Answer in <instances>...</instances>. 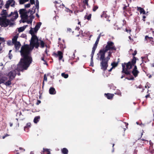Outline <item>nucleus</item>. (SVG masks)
<instances>
[{
	"label": "nucleus",
	"mask_w": 154,
	"mask_h": 154,
	"mask_svg": "<svg viewBox=\"0 0 154 154\" xmlns=\"http://www.w3.org/2000/svg\"><path fill=\"white\" fill-rule=\"evenodd\" d=\"M128 6L124 5L123 7V10H125L127 9Z\"/></svg>",
	"instance_id": "680f3d73"
},
{
	"label": "nucleus",
	"mask_w": 154,
	"mask_h": 154,
	"mask_svg": "<svg viewBox=\"0 0 154 154\" xmlns=\"http://www.w3.org/2000/svg\"><path fill=\"white\" fill-rule=\"evenodd\" d=\"M131 10H124V12L125 13V15L126 16L131 15L132 14H130V11Z\"/></svg>",
	"instance_id": "4be33fe9"
},
{
	"label": "nucleus",
	"mask_w": 154,
	"mask_h": 154,
	"mask_svg": "<svg viewBox=\"0 0 154 154\" xmlns=\"http://www.w3.org/2000/svg\"><path fill=\"white\" fill-rule=\"evenodd\" d=\"M0 42H5V40H4L3 38L0 37Z\"/></svg>",
	"instance_id": "8fccbe9b"
},
{
	"label": "nucleus",
	"mask_w": 154,
	"mask_h": 154,
	"mask_svg": "<svg viewBox=\"0 0 154 154\" xmlns=\"http://www.w3.org/2000/svg\"><path fill=\"white\" fill-rule=\"evenodd\" d=\"M19 2L20 4H23L25 3L24 0H19Z\"/></svg>",
	"instance_id": "de8ad7c7"
},
{
	"label": "nucleus",
	"mask_w": 154,
	"mask_h": 154,
	"mask_svg": "<svg viewBox=\"0 0 154 154\" xmlns=\"http://www.w3.org/2000/svg\"><path fill=\"white\" fill-rule=\"evenodd\" d=\"M145 39H146V40H147L148 39H149L150 42H152V41H153L152 40L153 39V38L152 37H149L148 36H146L145 37Z\"/></svg>",
	"instance_id": "2f4dec72"
},
{
	"label": "nucleus",
	"mask_w": 154,
	"mask_h": 154,
	"mask_svg": "<svg viewBox=\"0 0 154 154\" xmlns=\"http://www.w3.org/2000/svg\"><path fill=\"white\" fill-rule=\"evenodd\" d=\"M104 95L108 99L110 100L113 98L114 95V94L108 93L107 94L105 93Z\"/></svg>",
	"instance_id": "ddd939ff"
},
{
	"label": "nucleus",
	"mask_w": 154,
	"mask_h": 154,
	"mask_svg": "<svg viewBox=\"0 0 154 154\" xmlns=\"http://www.w3.org/2000/svg\"><path fill=\"white\" fill-rule=\"evenodd\" d=\"M101 36V34H100L98 37L97 38V40L95 42V43L94 44V45L92 48V50L95 51L97 46V45L98 44V42L99 41V39Z\"/></svg>",
	"instance_id": "f8f14e48"
},
{
	"label": "nucleus",
	"mask_w": 154,
	"mask_h": 154,
	"mask_svg": "<svg viewBox=\"0 0 154 154\" xmlns=\"http://www.w3.org/2000/svg\"><path fill=\"white\" fill-rule=\"evenodd\" d=\"M62 76L65 78H68L69 75L68 74H66L65 73H62L61 74Z\"/></svg>",
	"instance_id": "72a5a7b5"
},
{
	"label": "nucleus",
	"mask_w": 154,
	"mask_h": 154,
	"mask_svg": "<svg viewBox=\"0 0 154 154\" xmlns=\"http://www.w3.org/2000/svg\"><path fill=\"white\" fill-rule=\"evenodd\" d=\"M39 8V2L38 0H36L35 6H33L32 10H38Z\"/></svg>",
	"instance_id": "2eb2a0df"
},
{
	"label": "nucleus",
	"mask_w": 154,
	"mask_h": 154,
	"mask_svg": "<svg viewBox=\"0 0 154 154\" xmlns=\"http://www.w3.org/2000/svg\"><path fill=\"white\" fill-rule=\"evenodd\" d=\"M40 41V45L41 47L42 48H43L45 47V43L42 40H39Z\"/></svg>",
	"instance_id": "473e14b6"
},
{
	"label": "nucleus",
	"mask_w": 154,
	"mask_h": 154,
	"mask_svg": "<svg viewBox=\"0 0 154 154\" xmlns=\"http://www.w3.org/2000/svg\"><path fill=\"white\" fill-rule=\"evenodd\" d=\"M41 103V101L40 100H38L37 101V102L36 103V104L37 105H38L39 103Z\"/></svg>",
	"instance_id": "338daca9"
},
{
	"label": "nucleus",
	"mask_w": 154,
	"mask_h": 154,
	"mask_svg": "<svg viewBox=\"0 0 154 154\" xmlns=\"http://www.w3.org/2000/svg\"><path fill=\"white\" fill-rule=\"evenodd\" d=\"M88 0H83V3L85 5H86L87 6L88 5Z\"/></svg>",
	"instance_id": "a19ab883"
},
{
	"label": "nucleus",
	"mask_w": 154,
	"mask_h": 154,
	"mask_svg": "<svg viewBox=\"0 0 154 154\" xmlns=\"http://www.w3.org/2000/svg\"><path fill=\"white\" fill-rule=\"evenodd\" d=\"M3 1L0 0V8H1L2 6L3 5Z\"/></svg>",
	"instance_id": "3c124183"
},
{
	"label": "nucleus",
	"mask_w": 154,
	"mask_h": 154,
	"mask_svg": "<svg viewBox=\"0 0 154 154\" xmlns=\"http://www.w3.org/2000/svg\"><path fill=\"white\" fill-rule=\"evenodd\" d=\"M98 7L97 6L95 5L94 6L92 10H97Z\"/></svg>",
	"instance_id": "6e6d98bb"
},
{
	"label": "nucleus",
	"mask_w": 154,
	"mask_h": 154,
	"mask_svg": "<svg viewBox=\"0 0 154 154\" xmlns=\"http://www.w3.org/2000/svg\"><path fill=\"white\" fill-rule=\"evenodd\" d=\"M31 123H27L26 125L24 127V130L25 131L26 130V129H28L31 127Z\"/></svg>",
	"instance_id": "cd10ccee"
},
{
	"label": "nucleus",
	"mask_w": 154,
	"mask_h": 154,
	"mask_svg": "<svg viewBox=\"0 0 154 154\" xmlns=\"http://www.w3.org/2000/svg\"><path fill=\"white\" fill-rule=\"evenodd\" d=\"M89 14H91V13H90L89 11H87L86 13V14L85 15H89Z\"/></svg>",
	"instance_id": "774afa93"
},
{
	"label": "nucleus",
	"mask_w": 154,
	"mask_h": 154,
	"mask_svg": "<svg viewBox=\"0 0 154 154\" xmlns=\"http://www.w3.org/2000/svg\"><path fill=\"white\" fill-rule=\"evenodd\" d=\"M118 64V62L116 63L115 62H113L111 64V65L112 66V67L114 68L116 67Z\"/></svg>",
	"instance_id": "c85d7f7f"
},
{
	"label": "nucleus",
	"mask_w": 154,
	"mask_h": 154,
	"mask_svg": "<svg viewBox=\"0 0 154 154\" xmlns=\"http://www.w3.org/2000/svg\"><path fill=\"white\" fill-rule=\"evenodd\" d=\"M37 41H38V38L37 36L35 35L32 36L29 45L32 44H34V42Z\"/></svg>",
	"instance_id": "9b49d317"
},
{
	"label": "nucleus",
	"mask_w": 154,
	"mask_h": 154,
	"mask_svg": "<svg viewBox=\"0 0 154 154\" xmlns=\"http://www.w3.org/2000/svg\"><path fill=\"white\" fill-rule=\"evenodd\" d=\"M39 43L38 42V41H37V42H34V44H32L30 45L31 48H32V50L34 47H35L36 48H38L39 46Z\"/></svg>",
	"instance_id": "4468645a"
},
{
	"label": "nucleus",
	"mask_w": 154,
	"mask_h": 154,
	"mask_svg": "<svg viewBox=\"0 0 154 154\" xmlns=\"http://www.w3.org/2000/svg\"><path fill=\"white\" fill-rule=\"evenodd\" d=\"M49 93L51 94H54L56 93L55 88L52 87H51L49 89Z\"/></svg>",
	"instance_id": "f3484780"
},
{
	"label": "nucleus",
	"mask_w": 154,
	"mask_h": 154,
	"mask_svg": "<svg viewBox=\"0 0 154 154\" xmlns=\"http://www.w3.org/2000/svg\"><path fill=\"white\" fill-rule=\"evenodd\" d=\"M116 48L114 43L111 41H109L107 42V44L105 47L103 49L100 50L99 52V53L104 54L108 51L116 52Z\"/></svg>",
	"instance_id": "20e7f679"
},
{
	"label": "nucleus",
	"mask_w": 154,
	"mask_h": 154,
	"mask_svg": "<svg viewBox=\"0 0 154 154\" xmlns=\"http://www.w3.org/2000/svg\"><path fill=\"white\" fill-rule=\"evenodd\" d=\"M29 32L30 34H31L32 36L35 35L34 33V31L32 28H31V29L29 31Z\"/></svg>",
	"instance_id": "e433bc0d"
},
{
	"label": "nucleus",
	"mask_w": 154,
	"mask_h": 154,
	"mask_svg": "<svg viewBox=\"0 0 154 154\" xmlns=\"http://www.w3.org/2000/svg\"><path fill=\"white\" fill-rule=\"evenodd\" d=\"M15 2L14 0H8L5 5V8L8 9L10 5L12 7L14 5Z\"/></svg>",
	"instance_id": "6e6552de"
},
{
	"label": "nucleus",
	"mask_w": 154,
	"mask_h": 154,
	"mask_svg": "<svg viewBox=\"0 0 154 154\" xmlns=\"http://www.w3.org/2000/svg\"><path fill=\"white\" fill-rule=\"evenodd\" d=\"M134 68L131 72V73L135 77H136L138 76V74L139 73V71L137 70V66L135 65H134Z\"/></svg>",
	"instance_id": "9d476101"
},
{
	"label": "nucleus",
	"mask_w": 154,
	"mask_h": 154,
	"mask_svg": "<svg viewBox=\"0 0 154 154\" xmlns=\"http://www.w3.org/2000/svg\"><path fill=\"white\" fill-rule=\"evenodd\" d=\"M61 151L63 154H68V150L65 148H63L61 149Z\"/></svg>",
	"instance_id": "aec40b11"
},
{
	"label": "nucleus",
	"mask_w": 154,
	"mask_h": 154,
	"mask_svg": "<svg viewBox=\"0 0 154 154\" xmlns=\"http://www.w3.org/2000/svg\"><path fill=\"white\" fill-rule=\"evenodd\" d=\"M33 30L34 32H36L38 30V29L36 28L35 27L33 29Z\"/></svg>",
	"instance_id": "bf43d9fd"
},
{
	"label": "nucleus",
	"mask_w": 154,
	"mask_h": 154,
	"mask_svg": "<svg viewBox=\"0 0 154 154\" xmlns=\"http://www.w3.org/2000/svg\"><path fill=\"white\" fill-rule=\"evenodd\" d=\"M14 47L15 49L17 50H19L20 46H21V44L19 42H16V43L14 44Z\"/></svg>",
	"instance_id": "dca6fc26"
},
{
	"label": "nucleus",
	"mask_w": 154,
	"mask_h": 154,
	"mask_svg": "<svg viewBox=\"0 0 154 154\" xmlns=\"http://www.w3.org/2000/svg\"><path fill=\"white\" fill-rule=\"evenodd\" d=\"M58 7L60 8V9H66L67 10H69V9L66 7H65L64 5L63 4L60 5Z\"/></svg>",
	"instance_id": "a878e982"
},
{
	"label": "nucleus",
	"mask_w": 154,
	"mask_h": 154,
	"mask_svg": "<svg viewBox=\"0 0 154 154\" xmlns=\"http://www.w3.org/2000/svg\"><path fill=\"white\" fill-rule=\"evenodd\" d=\"M9 58L11 59L12 58V54H11L10 53H9Z\"/></svg>",
	"instance_id": "052dcab7"
},
{
	"label": "nucleus",
	"mask_w": 154,
	"mask_h": 154,
	"mask_svg": "<svg viewBox=\"0 0 154 154\" xmlns=\"http://www.w3.org/2000/svg\"><path fill=\"white\" fill-rule=\"evenodd\" d=\"M128 123H126V122H124V125H122V126H123L124 125H125V127L126 128H123V130L124 131H125V130H126V128H127L128 127H127V126H128Z\"/></svg>",
	"instance_id": "4c0bfd02"
},
{
	"label": "nucleus",
	"mask_w": 154,
	"mask_h": 154,
	"mask_svg": "<svg viewBox=\"0 0 154 154\" xmlns=\"http://www.w3.org/2000/svg\"><path fill=\"white\" fill-rule=\"evenodd\" d=\"M142 17H143V21H145V19L146 18V16H145V15H143V16Z\"/></svg>",
	"instance_id": "69168bd1"
},
{
	"label": "nucleus",
	"mask_w": 154,
	"mask_h": 154,
	"mask_svg": "<svg viewBox=\"0 0 154 154\" xmlns=\"http://www.w3.org/2000/svg\"><path fill=\"white\" fill-rule=\"evenodd\" d=\"M40 119V116H35L33 122L37 124L39 121Z\"/></svg>",
	"instance_id": "6ab92c4d"
},
{
	"label": "nucleus",
	"mask_w": 154,
	"mask_h": 154,
	"mask_svg": "<svg viewBox=\"0 0 154 154\" xmlns=\"http://www.w3.org/2000/svg\"><path fill=\"white\" fill-rule=\"evenodd\" d=\"M105 54H104V58L103 59V60H104L108 62V61L110 59V57L108 56L106 57V58L105 57Z\"/></svg>",
	"instance_id": "f704fd0d"
},
{
	"label": "nucleus",
	"mask_w": 154,
	"mask_h": 154,
	"mask_svg": "<svg viewBox=\"0 0 154 154\" xmlns=\"http://www.w3.org/2000/svg\"><path fill=\"white\" fill-rule=\"evenodd\" d=\"M7 44L9 45H11L12 43L11 41H8L7 42Z\"/></svg>",
	"instance_id": "13d9d810"
},
{
	"label": "nucleus",
	"mask_w": 154,
	"mask_h": 154,
	"mask_svg": "<svg viewBox=\"0 0 154 154\" xmlns=\"http://www.w3.org/2000/svg\"><path fill=\"white\" fill-rule=\"evenodd\" d=\"M54 3H55V4H57V5H55V7H56V9H57V7L58 6H59L58 5H57V4H58V5H59V4L57 2V1H55L54 2Z\"/></svg>",
	"instance_id": "864d4df0"
},
{
	"label": "nucleus",
	"mask_w": 154,
	"mask_h": 154,
	"mask_svg": "<svg viewBox=\"0 0 154 154\" xmlns=\"http://www.w3.org/2000/svg\"><path fill=\"white\" fill-rule=\"evenodd\" d=\"M42 24V23L40 22H38L37 23L36 25H35V27L38 29H39L40 28V26Z\"/></svg>",
	"instance_id": "b1692460"
},
{
	"label": "nucleus",
	"mask_w": 154,
	"mask_h": 154,
	"mask_svg": "<svg viewBox=\"0 0 154 154\" xmlns=\"http://www.w3.org/2000/svg\"><path fill=\"white\" fill-rule=\"evenodd\" d=\"M95 51H94L92 50L91 54V62L92 63H93V56L94 54Z\"/></svg>",
	"instance_id": "c756f323"
},
{
	"label": "nucleus",
	"mask_w": 154,
	"mask_h": 154,
	"mask_svg": "<svg viewBox=\"0 0 154 154\" xmlns=\"http://www.w3.org/2000/svg\"><path fill=\"white\" fill-rule=\"evenodd\" d=\"M106 11H103V14L101 15L102 17H105L106 18L107 17L108 15L106 14Z\"/></svg>",
	"instance_id": "7c9ffc66"
},
{
	"label": "nucleus",
	"mask_w": 154,
	"mask_h": 154,
	"mask_svg": "<svg viewBox=\"0 0 154 154\" xmlns=\"http://www.w3.org/2000/svg\"><path fill=\"white\" fill-rule=\"evenodd\" d=\"M32 50L30 45L24 44L21 48L20 52L21 58L18 64V69L23 72L26 70L29 66L32 61V59L31 56V52Z\"/></svg>",
	"instance_id": "f257e3e1"
},
{
	"label": "nucleus",
	"mask_w": 154,
	"mask_h": 154,
	"mask_svg": "<svg viewBox=\"0 0 154 154\" xmlns=\"http://www.w3.org/2000/svg\"><path fill=\"white\" fill-rule=\"evenodd\" d=\"M32 10H19L20 14L22 19H27L28 17V14L29 12L32 13Z\"/></svg>",
	"instance_id": "423d86ee"
},
{
	"label": "nucleus",
	"mask_w": 154,
	"mask_h": 154,
	"mask_svg": "<svg viewBox=\"0 0 154 154\" xmlns=\"http://www.w3.org/2000/svg\"><path fill=\"white\" fill-rule=\"evenodd\" d=\"M12 80H11V79H9V80L7 82H6L5 83V85L6 86H9L11 84V81Z\"/></svg>",
	"instance_id": "bb28decb"
},
{
	"label": "nucleus",
	"mask_w": 154,
	"mask_h": 154,
	"mask_svg": "<svg viewBox=\"0 0 154 154\" xmlns=\"http://www.w3.org/2000/svg\"><path fill=\"white\" fill-rule=\"evenodd\" d=\"M18 34L14 36L12 39V42L13 44L17 42V40L18 37Z\"/></svg>",
	"instance_id": "a211bd4d"
},
{
	"label": "nucleus",
	"mask_w": 154,
	"mask_h": 154,
	"mask_svg": "<svg viewBox=\"0 0 154 154\" xmlns=\"http://www.w3.org/2000/svg\"><path fill=\"white\" fill-rule=\"evenodd\" d=\"M115 52H113L112 51H110L108 52V56L110 57L112 56V53H115Z\"/></svg>",
	"instance_id": "79ce46f5"
},
{
	"label": "nucleus",
	"mask_w": 154,
	"mask_h": 154,
	"mask_svg": "<svg viewBox=\"0 0 154 154\" xmlns=\"http://www.w3.org/2000/svg\"><path fill=\"white\" fill-rule=\"evenodd\" d=\"M57 54L55 52H54L53 54V55L55 56V57H59V60H61L62 59L63 57V53L60 51H57Z\"/></svg>",
	"instance_id": "1a4fd4ad"
},
{
	"label": "nucleus",
	"mask_w": 154,
	"mask_h": 154,
	"mask_svg": "<svg viewBox=\"0 0 154 154\" xmlns=\"http://www.w3.org/2000/svg\"><path fill=\"white\" fill-rule=\"evenodd\" d=\"M47 78L46 77V74H45L44 75V81H45L46 82H47Z\"/></svg>",
	"instance_id": "49530a36"
},
{
	"label": "nucleus",
	"mask_w": 154,
	"mask_h": 154,
	"mask_svg": "<svg viewBox=\"0 0 154 154\" xmlns=\"http://www.w3.org/2000/svg\"><path fill=\"white\" fill-rule=\"evenodd\" d=\"M31 14V13H30ZM29 17H30V19H31L32 20L35 17L34 16L32 15V14H31L29 16Z\"/></svg>",
	"instance_id": "09e8293b"
},
{
	"label": "nucleus",
	"mask_w": 154,
	"mask_h": 154,
	"mask_svg": "<svg viewBox=\"0 0 154 154\" xmlns=\"http://www.w3.org/2000/svg\"><path fill=\"white\" fill-rule=\"evenodd\" d=\"M137 51L135 50L134 53L132 54L133 58L131 61H129L127 63H124L122 64V73H125L127 75H131V72L128 70L131 69L133 66L136 63V60L137 58L135 57V56L137 54Z\"/></svg>",
	"instance_id": "7ed1b4c3"
},
{
	"label": "nucleus",
	"mask_w": 154,
	"mask_h": 154,
	"mask_svg": "<svg viewBox=\"0 0 154 154\" xmlns=\"http://www.w3.org/2000/svg\"><path fill=\"white\" fill-rule=\"evenodd\" d=\"M11 16L14 17V19H16L18 17V14L17 11H15L14 13L11 12L9 15H8L7 10H2L1 16L0 17V25L2 27H5L9 25L10 26H12L14 23L7 18V17Z\"/></svg>",
	"instance_id": "f03ea898"
},
{
	"label": "nucleus",
	"mask_w": 154,
	"mask_h": 154,
	"mask_svg": "<svg viewBox=\"0 0 154 154\" xmlns=\"http://www.w3.org/2000/svg\"><path fill=\"white\" fill-rule=\"evenodd\" d=\"M26 28V26H25L20 27L18 28V31L19 32H22Z\"/></svg>",
	"instance_id": "5701e85b"
},
{
	"label": "nucleus",
	"mask_w": 154,
	"mask_h": 154,
	"mask_svg": "<svg viewBox=\"0 0 154 154\" xmlns=\"http://www.w3.org/2000/svg\"><path fill=\"white\" fill-rule=\"evenodd\" d=\"M30 4L31 5H33L35 4V0H30Z\"/></svg>",
	"instance_id": "c03bdc74"
},
{
	"label": "nucleus",
	"mask_w": 154,
	"mask_h": 154,
	"mask_svg": "<svg viewBox=\"0 0 154 154\" xmlns=\"http://www.w3.org/2000/svg\"><path fill=\"white\" fill-rule=\"evenodd\" d=\"M140 14H145L146 15H147V13H148V12L147 11L146 12H146L145 11V10H140Z\"/></svg>",
	"instance_id": "58836bf2"
},
{
	"label": "nucleus",
	"mask_w": 154,
	"mask_h": 154,
	"mask_svg": "<svg viewBox=\"0 0 154 154\" xmlns=\"http://www.w3.org/2000/svg\"><path fill=\"white\" fill-rule=\"evenodd\" d=\"M91 14H89V15H85L84 17L85 19H86L89 20H91Z\"/></svg>",
	"instance_id": "393cba45"
},
{
	"label": "nucleus",
	"mask_w": 154,
	"mask_h": 154,
	"mask_svg": "<svg viewBox=\"0 0 154 154\" xmlns=\"http://www.w3.org/2000/svg\"><path fill=\"white\" fill-rule=\"evenodd\" d=\"M32 20L31 19L29 18V20L27 21V23H32Z\"/></svg>",
	"instance_id": "5fc2aeb1"
},
{
	"label": "nucleus",
	"mask_w": 154,
	"mask_h": 154,
	"mask_svg": "<svg viewBox=\"0 0 154 154\" xmlns=\"http://www.w3.org/2000/svg\"><path fill=\"white\" fill-rule=\"evenodd\" d=\"M125 31L127 32L128 33L130 32H131V30L130 29H125Z\"/></svg>",
	"instance_id": "e2e57ef3"
},
{
	"label": "nucleus",
	"mask_w": 154,
	"mask_h": 154,
	"mask_svg": "<svg viewBox=\"0 0 154 154\" xmlns=\"http://www.w3.org/2000/svg\"><path fill=\"white\" fill-rule=\"evenodd\" d=\"M67 31L68 32H71L72 31V29L70 28H67Z\"/></svg>",
	"instance_id": "4d7b16f0"
},
{
	"label": "nucleus",
	"mask_w": 154,
	"mask_h": 154,
	"mask_svg": "<svg viewBox=\"0 0 154 154\" xmlns=\"http://www.w3.org/2000/svg\"><path fill=\"white\" fill-rule=\"evenodd\" d=\"M100 60L101 61L100 63L101 68L103 71H105L107 69L108 66V62L103 60L104 58V54H100Z\"/></svg>",
	"instance_id": "39448f33"
},
{
	"label": "nucleus",
	"mask_w": 154,
	"mask_h": 154,
	"mask_svg": "<svg viewBox=\"0 0 154 154\" xmlns=\"http://www.w3.org/2000/svg\"><path fill=\"white\" fill-rule=\"evenodd\" d=\"M18 115L19 116H20L22 115V112H17L16 114V116H17Z\"/></svg>",
	"instance_id": "0e129e2a"
},
{
	"label": "nucleus",
	"mask_w": 154,
	"mask_h": 154,
	"mask_svg": "<svg viewBox=\"0 0 154 154\" xmlns=\"http://www.w3.org/2000/svg\"><path fill=\"white\" fill-rule=\"evenodd\" d=\"M49 151V149H48L43 148V153L45 152H48Z\"/></svg>",
	"instance_id": "603ef678"
},
{
	"label": "nucleus",
	"mask_w": 154,
	"mask_h": 154,
	"mask_svg": "<svg viewBox=\"0 0 154 154\" xmlns=\"http://www.w3.org/2000/svg\"><path fill=\"white\" fill-rule=\"evenodd\" d=\"M30 6V3H28L26 4L25 5V8H29Z\"/></svg>",
	"instance_id": "a18cd8bd"
},
{
	"label": "nucleus",
	"mask_w": 154,
	"mask_h": 154,
	"mask_svg": "<svg viewBox=\"0 0 154 154\" xmlns=\"http://www.w3.org/2000/svg\"><path fill=\"white\" fill-rule=\"evenodd\" d=\"M126 79H127L128 80H134V77L132 76L130 78H129L128 77H126Z\"/></svg>",
	"instance_id": "37998d69"
},
{
	"label": "nucleus",
	"mask_w": 154,
	"mask_h": 154,
	"mask_svg": "<svg viewBox=\"0 0 154 154\" xmlns=\"http://www.w3.org/2000/svg\"><path fill=\"white\" fill-rule=\"evenodd\" d=\"M0 78H1L3 80V83L6 80L8 79V78L4 75H3V74L0 72Z\"/></svg>",
	"instance_id": "412c9836"
},
{
	"label": "nucleus",
	"mask_w": 154,
	"mask_h": 154,
	"mask_svg": "<svg viewBox=\"0 0 154 154\" xmlns=\"http://www.w3.org/2000/svg\"><path fill=\"white\" fill-rule=\"evenodd\" d=\"M114 94H117L119 96H121V93L120 91L118 90H117L116 92L114 93Z\"/></svg>",
	"instance_id": "c9c22d12"
},
{
	"label": "nucleus",
	"mask_w": 154,
	"mask_h": 154,
	"mask_svg": "<svg viewBox=\"0 0 154 154\" xmlns=\"http://www.w3.org/2000/svg\"><path fill=\"white\" fill-rule=\"evenodd\" d=\"M20 37L26 39L27 35L26 34L24 33H23L21 35Z\"/></svg>",
	"instance_id": "ea45409f"
},
{
	"label": "nucleus",
	"mask_w": 154,
	"mask_h": 154,
	"mask_svg": "<svg viewBox=\"0 0 154 154\" xmlns=\"http://www.w3.org/2000/svg\"><path fill=\"white\" fill-rule=\"evenodd\" d=\"M20 71L18 69V66H17V69L12 70L10 71L8 74L7 75L9 77V79L13 80L17 74V71Z\"/></svg>",
	"instance_id": "0eeeda50"
}]
</instances>
